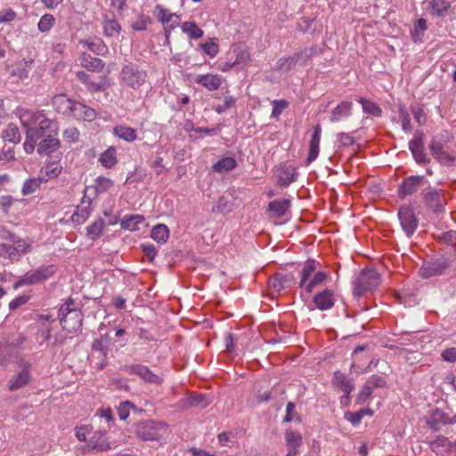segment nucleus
I'll return each instance as SVG.
<instances>
[{"label": "nucleus", "instance_id": "nucleus-36", "mask_svg": "<svg viewBox=\"0 0 456 456\" xmlns=\"http://www.w3.org/2000/svg\"><path fill=\"white\" fill-rule=\"evenodd\" d=\"M68 322L61 323L62 329L69 332L77 331L82 325L83 314L80 309L77 308L66 319Z\"/></svg>", "mask_w": 456, "mask_h": 456}, {"label": "nucleus", "instance_id": "nucleus-55", "mask_svg": "<svg viewBox=\"0 0 456 456\" xmlns=\"http://www.w3.org/2000/svg\"><path fill=\"white\" fill-rule=\"evenodd\" d=\"M114 183L110 178L100 175L94 180V188L96 194H101L108 191Z\"/></svg>", "mask_w": 456, "mask_h": 456}, {"label": "nucleus", "instance_id": "nucleus-52", "mask_svg": "<svg viewBox=\"0 0 456 456\" xmlns=\"http://www.w3.org/2000/svg\"><path fill=\"white\" fill-rule=\"evenodd\" d=\"M105 222L102 218L99 217L90 226L86 228V234L92 240L98 239L103 232Z\"/></svg>", "mask_w": 456, "mask_h": 456}, {"label": "nucleus", "instance_id": "nucleus-64", "mask_svg": "<svg viewBox=\"0 0 456 456\" xmlns=\"http://www.w3.org/2000/svg\"><path fill=\"white\" fill-rule=\"evenodd\" d=\"M296 65L294 56H289L287 58H280L275 65L276 70H283V71H289L291 70Z\"/></svg>", "mask_w": 456, "mask_h": 456}, {"label": "nucleus", "instance_id": "nucleus-20", "mask_svg": "<svg viewBox=\"0 0 456 456\" xmlns=\"http://www.w3.org/2000/svg\"><path fill=\"white\" fill-rule=\"evenodd\" d=\"M321 134L322 127L320 124H317L314 127V132L312 134L310 142H309V151L308 155L305 159V166H309L313 161H314L319 155V146L321 141Z\"/></svg>", "mask_w": 456, "mask_h": 456}, {"label": "nucleus", "instance_id": "nucleus-50", "mask_svg": "<svg viewBox=\"0 0 456 456\" xmlns=\"http://www.w3.org/2000/svg\"><path fill=\"white\" fill-rule=\"evenodd\" d=\"M429 7L432 14L437 17H443L446 14L450 8V3L445 0H431L429 2Z\"/></svg>", "mask_w": 456, "mask_h": 456}, {"label": "nucleus", "instance_id": "nucleus-6", "mask_svg": "<svg viewBox=\"0 0 456 456\" xmlns=\"http://www.w3.org/2000/svg\"><path fill=\"white\" fill-rule=\"evenodd\" d=\"M166 427L164 422L145 420L136 424L135 434L143 441H158L161 438V431Z\"/></svg>", "mask_w": 456, "mask_h": 456}, {"label": "nucleus", "instance_id": "nucleus-40", "mask_svg": "<svg viewBox=\"0 0 456 456\" xmlns=\"http://www.w3.org/2000/svg\"><path fill=\"white\" fill-rule=\"evenodd\" d=\"M357 102L361 103L363 113L377 118L382 116V110L376 102L367 100L362 96L358 97Z\"/></svg>", "mask_w": 456, "mask_h": 456}, {"label": "nucleus", "instance_id": "nucleus-34", "mask_svg": "<svg viewBox=\"0 0 456 456\" xmlns=\"http://www.w3.org/2000/svg\"><path fill=\"white\" fill-rule=\"evenodd\" d=\"M333 385L340 388L344 393L352 392L354 389L353 379H349L340 370L334 372Z\"/></svg>", "mask_w": 456, "mask_h": 456}, {"label": "nucleus", "instance_id": "nucleus-15", "mask_svg": "<svg viewBox=\"0 0 456 456\" xmlns=\"http://www.w3.org/2000/svg\"><path fill=\"white\" fill-rule=\"evenodd\" d=\"M21 343L22 340L16 344L12 343L2 346L0 347V365L7 366L8 364L13 362L19 364L20 359H23L19 350L20 345Z\"/></svg>", "mask_w": 456, "mask_h": 456}, {"label": "nucleus", "instance_id": "nucleus-21", "mask_svg": "<svg viewBox=\"0 0 456 456\" xmlns=\"http://www.w3.org/2000/svg\"><path fill=\"white\" fill-rule=\"evenodd\" d=\"M52 103L57 112L68 115L73 114L77 102L61 94L53 96Z\"/></svg>", "mask_w": 456, "mask_h": 456}, {"label": "nucleus", "instance_id": "nucleus-51", "mask_svg": "<svg viewBox=\"0 0 456 456\" xmlns=\"http://www.w3.org/2000/svg\"><path fill=\"white\" fill-rule=\"evenodd\" d=\"M328 277H329V275L325 272H322V271L316 272L314 274L313 278L309 281V282L305 286V291L307 294L312 293L314 289L316 286L322 284L328 279Z\"/></svg>", "mask_w": 456, "mask_h": 456}, {"label": "nucleus", "instance_id": "nucleus-33", "mask_svg": "<svg viewBox=\"0 0 456 456\" xmlns=\"http://www.w3.org/2000/svg\"><path fill=\"white\" fill-rule=\"evenodd\" d=\"M429 447L436 454L443 455L452 452L451 441L444 436H437L435 440L429 442Z\"/></svg>", "mask_w": 456, "mask_h": 456}, {"label": "nucleus", "instance_id": "nucleus-4", "mask_svg": "<svg viewBox=\"0 0 456 456\" xmlns=\"http://www.w3.org/2000/svg\"><path fill=\"white\" fill-rule=\"evenodd\" d=\"M420 197L426 209L432 215L439 216L445 212L446 201L443 196V190L429 184L422 190Z\"/></svg>", "mask_w": 456, "mask_h": 456}, {"label": "nucleus", "instance_id": "nucleus-44", "mask_svg": "<svg viewBox=\"0 0 456 456\" xmlns=\"http://www.w3.org/2000/svg\"><path fill=\"white\" fill-rule=\"evenodd\" d=\"M180 27L182 31L186 33L191 39H199L203 37V30L195 21H184Z\"/></svg>", "mask_w": 456, "mask_h": 456}, {"label": "nucleus", "instance_id": "nucleus-59", "mask_svg": "<svg viewBox=\"0 0 456 456\" xmlns=\"http://www.w3.org/2000/svg\"><path fill=\"white\" fill-rule=\"evenodd\" d=\"M131 409H133L134 411H142L141 409H137L136 406L133 403H131L129 401L122 402L117 407V411H118L119 419L121 420L126 419L128 418V416H129Z\"/></svg>", "mask_w": 456, "mask_h": 456}, {"label": "nucleus", "instance_id": "nucleus-5", "mask_svg": "<svg viewBox=\"0 0 456 456\" xmlns=\"http://www.w3.org/2000/svg\"><path fill=\"white\" fill-rule=\"evenodd\" d=\"M19 371L8 380V389L18 391L27 387L32 380V363L25 359L19 362Z\"/></svg>", "mask_w": 456, "mask_h": 456}, {"label": "nucleus", "instance_id": "nucleus-49", "mask_svg": "<svg viewBox=\"0 0 456 456\" xmlns=\"http://www.w3.org/2000/svg\"><path fill=\"white\" fill-rule=\"evenodd\" d=\"M427 28V20L424 18L419 19L415 22L413 29L411 31V39L413 42H421Z\"/></svg>", "mask_w": 456, "mask_h": 456}, {"label": "nucleus", "instance_id": "nucleus-22", "mask_svg": "<svg viewBox=\"0 0 456 456\" xmlns=\"http://www.w3.org/2000/svg\"><path fill=\"white\" fill-rule=\"evenodd\" d=\"M45 116L43 110H25L20 115V122L26 129L36 127L42 123Z\"/></svg>", "mask_w": 456, "mask_h": 456}, {"label": "nucleus", "instance_id": "nucleus-28", "mask_svg": "<svg viewBox=\"0 0 456 456\" xmlns=\"http://www.w3.org/2000/svg\"><path fill=\"white\" fill-rule=\"evenodd\" d=\"M353 103L349 101H342L331 111L330 121L339 122L342 118L352 115Z\"/></svg>", "mask_w": 456, "mask_h": 456}, {"label": "nucleus", "instance_id": "nucleus-53", "mask_svg": "<svg viewBox=\"0 0 456 456\" xmlns=\"http://www.w3.org/2000/svg\"><path fill=\"white\" fill-rule=\"evenodd\" d=\"M81 44L87 46L88 50L96 55H103L108 52L107 45L100 39L97 41L84 40L81 41Z\"/></svg>", "mask_w": 456, "mask_h": 456}, {"label": "nucleus", "instance_id": "nucleus-23", "mask_svg": "<svg viewBox=\"0 0 456 456\" xmlns=\"http://www.w3.org/2000/svg\"><path fill=\"white\" fill-rule=\"evenodd\" d=\"M322 53V48L317 45H314L309 47H305L302 49L301 51L296 53L293 54L296 65L298 66H305L306 63L312 60V58L315 55H320Z\"/></svg>", "mask_w": 456, "mask_h": 456}, {"label": "nucleus", "instance_id": "nucleus-45", "mask_svg": "<svg viewBox=\"0 0 456 456\" xmlns=\"http://www.w3.org/2000/svg\"><path fill=\"white\" fill-rule=\"evenodd\" d=\"M237 167V162L232 157H224L220 159L212 167L213 170L217 173L229 172Z\"/></svg>", "mask_w": 456, "mask_h": 456}, {"label": "nucleus", "instance_id": "nucleus-9", "mask_svg": "<svg viewBox=\"0 0 456 456\" xmlns=\"http://www.w3.org/2000/svg\"><path fill=\"white\" fill-rule=\"evenodd\" d=\"M386 387H387V382L383 376L378 374L371 375L365 381L361 391L359 392L356 398V403L362 404L368 401L370 398L374 389Z\"/></svg>", "mask_w": 456, "mask_h": 456}, {"label": "nucleus", "instance_id": "nucleus-43", "mask_svg": "<svg viewBox=\"0 0 456 456\" xmlns=\"http://www.w3.org/2000/svg\"><path fill=\"white\" fill-rule=\"evenodd\" d=\"M145 220L142 215H130L125 216L120 222L121 227L129 231H136L139 229L138 225Z\"/></svg>", "mask_w": 456, "mask_h": 456}, {"label": "nucleus", "instance_id": "nucleus-14", "mask_svg": "<svg viewBox=\"0 0 456 456\" xmlns=\"http://www.w3.org/2000/svg\"><path fill=\"white\" fill-rule=\"evenodd\" d=\"M123 369L129 374L138 376L147 383L160 384L162 381V379L157 374L153 373L146 365L138 363L126 364Z\"/></svg>", "mask_w": 456, "mask_h": 456}, {"label": "nucleus", "instance_id": "nucleus-12", "mask_svg": "<svg viewBox=\"0 0 456 456\" xmlns=\"http://www.w3.org/2000/svg\"><path fill=\"white\" fill-rule=\"evenodd\" d=\"M297 168L288 163H282L274 168V175L277 178V184L287 188L294 183L297 177Z\"/></svg>", "mask_w": 456, "mask_h": 456}, {"label": "nucleus", "instance_id": "nucleus-41", "mask_svg": "<svg viewBox=\"0 0 456 456\" xmlns=\"http://www.w3.org/2000/svg\"><path fill=\"white\" fill-rule=\"evenodd\" d=\"M99 162L105 168L113 167L118 163L117 150L115 147H109L103 151L99 158Z\"/></svg>", "mask_w": 456, "mask_h": 456}, {"label": "nucleus", "instance_id": "nucleus-62", "mask_svg": "<svg viewBox=\"0 0 456 456\" xmlns=\"http://www.w3.org/2000/svg\"><path fill=\"white\" fill-rule=\"evenodd\" d=\"M37 285L33 274L30 271L27 272L24 275L19 277L13 283V289H18L23 286Z\"/></svg>", "mask_w": 456, "mask_h": 456}, {"label": "nucleus", "instance_id": "nucleus-27", "mask_svg": "<svg viewBox=\"0 0 456 456\" xmlns=\"http://www.w3.org/2000/svg\"><path fill=\"white\" fill-rule=\"evenodd\" d=\"M155 10L158 12V20L163 24L164 28L171 26V24H175V28L179 26V15L171 12L168 9L165 8L161 4H157L155 6Z\"/></svg>", "mask_w": 456, "mask_h": 456}, {"label": "nucleus", "instance_id": "nucleus-63", "mask_svg": "<svg viewBox=\"0 0 456 456\" xmlns=\"http://www.w3.org/2000/svg\"><path fill=\"white\" fill-rule=\"evenodd\" d=\"M272 113L271 118L278 119L282 111L289 107V102L286 100H273L272 102Z\"/></svg>", "mask_w": 456, "mask_h": 456}, {"label": "nucleus", "instance_id": "nucleus-24", "mask_svg": "<svg viewBox=\"0 0 456 456\" xmlns=\"http://www.w3.org/2000/svg\"><path fill=\"white\" fill-rule=\"evenodd\" d=\"M195 83L202 86L208 91L217 90L222 85V77L218 74L207 73L198 75L195 77Z\"/></svg>", "mask_w": 456, "mask_h": 456}, {"label": "nucleus", "instance_id": "nucleus-39", "mask_svg": "<svg viewBox=\"0 0 456 456\" xmlns=\"http://www.w3.org/2000/svg\"><path fill=\"white\" fill-rule=\"evenodd\" d=\"M113 134L127 142H133L137 138V132L134 128L122 125L116 126L113 128Z\"/></svg>", "mask_w": 456, "mask_h": 456}, {"label": "nucleus", "instance_id": "nucleus-16", "mask_svg": "<svg viewBox=\"0 0 456 456\" xmlns=\"http://www.w3.org/2000/svg\"><path fill=\"white\" fill-rule=\"evenodd\" d=\"M111 449L110 443L103 432H94L87 440L86 444L83 447V452L95 451L97 452H105Z\"/></svg>", "mask_w": 456, "mask_h": 456}, {"label": "nucleus", "instance_id": "nucleus-13", "mask_svg": "<svg viewBox=\"0 0 456 456\" xmlns=\"http://www.w3.org/2000/svg\"><path fill=\"white\" fill-rule=\"evenodd\" d=\"M456 423V413L450 417L440 408L433 410L427 419V424L435 432L441 429L442 425H452Z\"/></svg>", "mask_w": 456, "mask_h": 456}, {"label": "nucleus", "instance_id": "nucleus-56", "mask_svg": "<svg viewBox=\"0 0 456 456\" xmlns=\"http://www.w3.org/2000/svg\"><path fill=\"white\" fill-rule=\"evenodd\" d=\"M284 436L287 447L298 449L302 445V436L299 433L287 429Z\"/></svg>", "mask_w": 456, "mask_h": 456}, {"label": "nucleus", "instance_id": "nucleus-1", "mask_svg": "<svg viewBox=\"0 0 456 456\" xmlns=\"http://www.w3.org/2000/svg\"><path fill=\"white\" fill-rule=\"evenodd\" d=\"M454 263H456V248L444 247L439 254L433 255L423 261L418 273L422 279L443 276L448 273Z\"/></svg>", "mask_w": 456, "mask_h": 456}, {"label": "nucleus", "instance_id": "nucleus-7", "mask_svg": "<svg viewBox=\"0 0 456 456\" xmlns=\"http://www.w3.org/2000/svg\"><path fill=\"white\" fill-rule=\"evenodd\" d=\"M401 227L407 238H411L419 226V218L411 204H404L398 209Z\"/></svg>", "mask_w": 456, "mask_h": 456}, {"label": "nucleus", "instance_id": "nucleus-29", "mask_svg": "<svg viewBox=\"0 0 456 456\" xmlns=\"http://www.w3.org/2000/svg\"><path fill=\"white\" fill-rule=\"evenodd\" d=\"M291 206L290 200H275L269 202L267 211L271 213L272 216L276 219L281 218Z\"/></svg>", "mask_w": 456, "mask_h": 456}, {"label": "nucleus", "instance_id": "nucleus-60", "mask_svg": "<svg viewBox=\"0 0 456 456\" xmlns=\"http://www.w3.org/2000/svg\"><path fill=\"white\" fill-rule=\"evenodd\" d=\"M54 22V16L50 13H45L40 18L37 23L38 30L41 32H47L53 28Z\"/></svg>", "mask_w": 456, "mask_h": 456}, {"label": "nucleus", "instance_id": "nucleus-48", "mask_svg": "<svg viewBox=\"0 0 456 456\" xmlns=\"http://www.w3.org/2000/svg\"><path fill=\"white\" fill-rule=\"evenodd\" d=\"M151 237L159 243H164L169 237V229L166 224H159L152 228Z\"/></svg>", "mask_w": 456, "mask_h": 456}, {"label": "nucleus", "instance_id": "nucleus-58", "mask_svg": "<svg viewBox=\"0 0 456 456\" xmlns=\"http://www.w3.org/2000/svg\"><path fill=\"white\" fill-rule=\"evenodd\" d=\"M398 112L399 117L402 121V128L405 133H410L412 130V126L411 124V117L408 113L406 108L403 104L398 105Z\"/></svg>", "mask_w": 456, "mask_h": 456}, {"label": "nucleus", "instance_id": "nucleus-42", "mask_svg": "<svg viewBox=\"0 0 456 456\" xmlns=\"http://www.w3.org/2000/svg\"><path fill=\"white\" fill-rule=\"evenodd\" d=\"M374 414V411L367 407V408H362L361 410H359L358 411H355V412H353V411H346L345 413V419L349 421L353 426H358L362 418L366 415L368 416H372Z\"/></svg>", "mask_w": 456, "mask_h": 456}, {"label": "nucleus", "instance_id": "nucleus-38", "mask_svg": "<svg viewBox=\"0 0 456 456\" xmlns=\"http://www.w3.org/2000/svg\"><path fill=\"white\" fill-rule=\"evenodd\" d=\"M47 182V177L43 175V169L40 171V175L37 178H30L24 182L21 189L22 195H29L34 193L43 183Z\"/></svg>", "mask_w": 456, "mask_h": 456}, {"label": "nucleus", "instance_id": "nucleus-25", "mask_svg": "<svg viewBox=\"0 0 456 456\" xmlns=\"http://www.w3.org/2000/svg\"><path fill=\"white\" fill-rule=\"evenodd\" d=\"M79 61L80 65L91 72H102L105 67V62L102 59L94 57L86 53H81Z\"/></svg>", "mask_w": 456, "mask_h": 456}, {"label": "nucleus", "instance_id": "nucleus-37", "mask_svg": "<svg viewBox=\"0 0 456 456\" xmlns=\"http://www.w3.org/2000/svg\"><path fill=\"white\" fill-rule=\"evenodd\" d=\"M180 403L186 408L200 407L206 408L209 404L208 397L203 394L191 395L180 401Z\"/></svg>", "mask_w": 456, "mask_h": 456}, {"label": "nucleus", "instance_id": "nucleus-35", "mask_svg": "<svg viewBox=\"0 0 456 456\" xmlns=\"http://www.w3.org/2000/svg\"><path fill=\"white\" fill-rule=\"evenodd\" d=\"M318 265H319V263L316 260L311 259V258L307 259L304 263V265H303L301 271L299 272V275H300V281L298 283L299 288L305 289V286L308 283L307 281L309 280L311 275L314 273V272L316 270Z\"/></svg>", "mask_w": 456, "mask_h": 456}, {"label": "nucleus", "instance_id": "nucleus-30", "mask_svg": "<svg viewBox=\"0 0 456 456\" xmlns=\"http://www.w3.org/2000/svg\"><path fill=\"white\" fill-rule=\"evenodd\" d=\"M72 116L77 120L91 122L97 118V112L94 109L77 102Z\"/></svg>", "mask_w": 456, "mask_h": 456}, {"label": "nucleus", "instance_id": "nucleus-26", "mask_svg": "<svg viewBox=\"0 0 456 456\" xmlns=\"http://www.w3.org/2000/svg\"><path fill=\"white\" fill-rule=\"evenodd\" d=\"M452 136L447 130H443L438 134L435 135L429 143V150L431 154H437V152L444 151L447 143L451 142Z\"/></svg>", "mask_w": 456, "mask_h": 456}, {"label": "nucleus", "instance_id": "nucleus-19", "mask_svg": "<svg viewBox=\"0 0 456 456\" xmlns=\"http://www.w3.org/2000/svg\"><path fill=\"white\" fill-rule=\"evenodd\" d=\"M57 134H47L44 136L37 144V151L40 156H49L61 147V142Z\"/></svg>", "mask_w": 456, "mask_h": 456}, {"label": "nucleus", "instance_id": "nucleus-10", "mask_svg": "<svg viewBox=\"0 0 456 456\" xmlns=\"http://www.w3.org/2000/svg\"><path fill=\"white\" fill-rule=\"evenodd\" d=\"M76 77L80 81L91 94L104 92L110 87L107 75L101 76L99 81L94 80L93 77L84 70L76 72Z\"/></svg>", "mask_w": 456, "mask_h": 456}, {"label": "nucleus", "instance_id": "nucleus-57", "mask_svg": "<svg viewBox=\"0 0 456 456\" xmlns=\"http://www.w3.org/2000/svg\"><path fill=\"white\" fill-rule=\"evenodd\" d=\"M74 305V300L72 298H69L58 310V319L60 320L61 324L65 323L69 317V314L76 310L77 308L72 307Z\"/></svg>", "mask_w": 456, "mask_h": 456}, {"label": "nucleus", "instance_id": "nucleus-46", "mask_svg": "<svg viewBox=\"0 0 456 456\" xmlns=\"http://www.w3.org/2000/svg\"><path fill=\"white\" fill-rule=\"evenodd\" d=\"M122 28L119 22L115 19H107L103 20V34L105 37H111L118 35Z\"/></svg>", "mask_w": 456, "mask_h": 456}, {"label": "nucleus", "instance_id": "nucleus-31", "mask_svg": "<svg viewBox=\"0 0 456 456\" xmlns=\"http://www.w3.org/2000/svg\"><path fill=\"white\" fill-rule=\"evenodd\" d=\"M30 272L37 284H42L56 273L57 267L54 265H41L36 270H30Z\"/></svg>", "mask_w": 456, "mask_h": 456}, {"label": "nucleus", "instance_id": "nucleus-18", "mask_svg": "<svg viewBox=\"0 0 456 456\" xmlns=\"http://www.w3.org/2000/svg\"><path fill=\"white\" fill-rule=\"evenodd\" d=\"M314 308L320 311L331 309L335 305L334 291L331 289L325 288L313 297Z\"/></svg>", "mask_w": 456, "mask_h": 456}, {"label": "nucleus", "instance_id": "nucleus-61", "mask_svg": "<svg viewBox=\"0 0 456 456\" xmlns=\"http://www.w3.org/2000/svg\"><path fill=\"white\" fill-rule=\"evenodd\" d=\"M200 47L210 58L216 57L219 52V45L214 38H210L208 42L200 44Z\"/></svg>", "mask_w": 456, "mask_h": 456}, {"label": "nucleus", "instance_id": "nucleus-8", "mask_svg": "<svg viewBox=\"0 0 456 456\" xmlns=\"http://www.w3.org/2000/svg\"><path fill=\"white\" fill-rule=\"evenodd\" d=\"M428 181L424 175H412L405 177L402 183L397 185L396 195L398 199L404 200L407 197L416 194L419 189L428 183Z\"/></svg>", "mask_w": 456, "mask_h": 456}, {"label": "nucleus", "instance_id": "nucleus-47", "mask_svg": "<svg viewBox=\"0 0 456 456\" xmlns=\"http://www.w3.org/2000/svg\"><path fill=\"white\" fill-rule=\"evenodd\" d=\"M2 137L4 140L10 142L15 144L19 143L20 142V133L19 127L13 123L8 124L6 128L2 133Z\"/></svg>", "mask_w": 456, "mask_h": 456}, {"label": "nucleus", "instance_id": "nucleus-32", "mask_svg": "<svg viewBox=\"0 0 456 456\" xmlns=\"http://www.w3.org/2000/svg\"><path fill=\"white\" fill-rule=\"evenodd\" d=\"M87 188H86L85 190V192L86 191ZM86 203V206L85 207H78L77 210L71 216V220L73 223H77L78 224H83L86 222V220L89 217V216L91 215V203H92V200L90 199H87L86 200V195L85 194L82 200H81V204H85Z\"/></svg>", "mask_w": 456, "mask_h": 456}, {"label": "nucleus", "instance_id": "nucleus-3", "mask_svg": "<svg viewBox=\"0 0 456 456\" xmlns=\"http://www.w3.org/2000/svg\"><path fill=\"white\" fill-rule=\"evenodd\" d=\"M380 284V275L374 268H364L353 281L354 297H361L368 291H374Z\"/></svg>", "mask_w": 456, "mask_h": 456}, {"label": "nucleus", "instance_id": "nucleus-17", "mask_svg": "<svg viewBox=\"0 0 456 456\" xmlns=\"http://www.w3.org/2000/svg\"><path fill=\"white\" fill-rule=\"evenodd\" d=\"M28 130L31 132L32 136L41 139L47 134H58L59 124L55 119H51L45 116L42 123H39L36 127H28Z\"/></svg>", "mask_w": 456, "mask_h": 456}, {"label": "nucleus", "instance_id": "nucleus-11", "mask_svg": "<svg viewBox=\"0 0 456 456\" xmlns=\"http://www.w3.org/2000/svg\"><path fill=\"white\" fill-rule=\"evenodd\" d=\"M425 134L422 131H417L413 138L409 142V150L417 164L425 165L430 162L424 148Z\"/></svg>", "mask_w": 456, "mask_h": 456}, {"label": "nucleus", "instance_id": "nucleus-54", "mask_svg": "<svg viewBox=\"0 0 456 456\" xmlns=\"http://www.w3.org/2000/svg\"><path fill=\"white\" fill-rule=\"evenodd\" d=\"M233 203L226 197L221 196L218 198L217 202L213 206L211 211L213 213L227 214L232 211Z\"/></svg>", "mask_w": 456, "mask_h": 456}, {"label": "nucleus", "instance_id": "nucleus-2", "mask_svg": "<svg viewBox=\"0 0 456 456\" xmlns=\"http://www.w3.org/2000/svg\"><path fill=\"white\" fill-rule=\"evenodd\" d=\"M118 78L122 86L139 90L147 83L149 74L140 64L126 61L121 67Z\"/></svg>", "mask_w": 456, "mask_h": 456}]
</instances>
